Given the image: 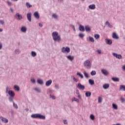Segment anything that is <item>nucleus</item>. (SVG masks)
Returning <instances> with one entry per match:
<instances>
[{
    "mask_svg": "<svg viewBox=\"0 0 125 125\" xmlns=\"http://www.w3.org/2000/svg\"><path fill=\"white\" fill-rule=\"evenodd\" d=\"M91 76H95V75H96V71H94V70H92L91 72Z\"/></svg>",
    "mask_w": 125,
    "mask_h": 125,
    "instance_id": "obj_40",
    "label": "nucleus"
},
{
    "mask_svg": "<svg viewBox=\"0 0 125 125\" xmlns=\"http://www.w3.org/2000/svg\"><path fill=\"white\" fill-rule=\"evenodd\" d=\"M39 27H42L43 25H42V23L40 22V23H39Z\"/></svg>",
    "mask_w": 125,
    "mask_h": 125,
    "instance_id": "obj_58",
    "label": "nucleus"
},
{
    "mask_svg": "<svg viewBox=\"0 0 125 125\" xmlns=\"http://www.w3.org/2000/svg\"><path fill=\"white\" fill-rule=\"evenodd\" d=\"M7 2L8 5H10V4H12V2H11L9 1H8Z\"/></svg>",
    "mask_w": 125,
    "mask_h": 125,
    "instance_id": "obj_59",
    "label": "nucleus"
},
{
    "mask_svg": "<svg viewBox=\"0 0 125 125\" xmlns=\"http://www.w3.org/2000/svg\"><path fill=\"white\" fill-rule=\"evenodd\" d=\"M94 38L96 40H98L100 38V35L99 34H95Z\"/></svg>",
    "mask_w": 125,
    "mask_h": 125,
    "instance_id": "obj_37",
    "label": "nucleus"
},
{
    "mask_svg": "<svg viewBox=\"0 0 125 125\" xmlns=\"http://www.w3.org/2000/svg\"><path fill=\"white\" fill-rule=\"evenodd\" d=\"M84 66L87 68V69H90L91 67V63H90V61L88 60L85 61L84 62Z\"/></svg>",
    "mask_w": 125,
    "mask_h": 125,
    "instance_id": "obj_3",
    "label": "nucleus"
},
{
    "mask_svg": "<svg viewBox=\"0 0 125 125\" xmlns=\"http://www.w3.org/2000/svg\"><path fill=\"white\" fill-rule=\"evenodd\" d=\"M27 18L29 22H32V13L27 14Z\"/></svg>",
    "mask_w": 125,
    "mask_h": 125,
    "instance_id": "obj_8",
    "label": "nucleus"
},
{
    "mask_svg": "<svg viewBox=\"0 0 125 125\" xmlns=\"http://www.w3.org/2000/svg\"><path fill=\"white\" fill-rule=\"evenodd\" d=\"M90 118L92 121H94V120H95V116H94V115L93 114H91L90 116Z\"/></svg>",
    "mask_w": 125,
    "mask_h": 125,
    "instance_id": "obj_35",
    "label": "nucleus"
},
{
    "mask_svg": "<svg viewBox=\"0 0 125 125\" xmlns=\"http://www.w3.org/2000/svg\"><path fill=\"white\" fill-rule=\"evenodd\" d=\"M85 95L86 97H89L91 96V92L90 91H86Z\"/></svg>",
    "mask_w": 125,
    "mask_h": 125,
    "instance_id": "obj_24",
    "label": "nucleus"
},
{
    "mask_svg": "<svg viewBox=\"0 0 125 125\" xmlns=\"http://www.w3.org/2000/svg\"><path fill=\"white\" fill-rule=\"evenodd\" d=\"M55 88L56 89H59V88H60L59 85L58 84H56L55 85Z\"/></svg>",
    "mask_w": 125,
    "mask_h": 125,
    "instance_id": "obj_48",
    "label": "nucleus"
},
{
    "mask_svg": "<svg viewBox=\"0 0 125 125\" xmlns=\"http://www.w3.org/2000/svg\"><path fill=\"white\" fill-rule=\"evenodd\" d=\"M77 97L79 99H81V98H82V97L81 96V94H80L77 95Z\"/></svg>",
    "mask_w": 125,
    "mask_h": 125,
    "instance_id": "obj_57",
    "label": "nucleus"
},
{
    "mask_svg": "<svg viewBox=\"0 0 125 125\" xmlns=\"http://www.w3.org/2000/svg\"><path fill=\"white\" fill-rule=\"evenodd\" d=\"M105 24L106 25H107V27H108V28H113V25H111V24H110V22H109V21H106L105 22Z\"/></svg>",
    "mask_w": 125,
    "mask_h": 125,
    "instance_id": "obj_27",
    "label": "nucleus"
},
{
    "mask_svg": "<svg viewBox=\"0 0 125 125\" xmlns=\"http://www.w3.org/2000/svg\"><path fill=\"white\" fill-rule=\"evenodd\" d=\"M63 124L64 125H68V121L66 120H63Z\"/></svg>",
    "mask_w": 125,
    "mask_h": 125,
    "instance_id": "obj_53",
    "label": "nucleus"
},
{
    "mask_svg": "<svg viewBox=\"0 0 125 125\" xmlns=\"http://www.w3.org/2000/svg\"><path fill=\"white\" fill-rule=\"evenodd\" d=\"M112 107L115 109V110H117L118 109V105L116 104H112Z\"/></svg>",
    "mask_w": 125,
    "mask_h": 125,
    "instance_id": "obj_36",
    "label": "nucleus"
},
{
    "mask_svg": "<svg viewBox=\"0 0 125 125\" xmlns=\"http://www.w3.org/2000/svg\"><path fill=\"white\" fill-rule=\"evenodd\" d=\"M52 83V80L50 79L46 81L45 83V85L46 86H50V85H51Z\"/></svg>",
    "mask_w": 125,
    "mask_h": 125,
    "instance_id": "obj_12",
    "label": "nucleus"
},
{
    "mask_svg": "<svg viewBox=\"0 0 125 125\" xmlns=\"http://www.w3.org/2000/svg\"><path fill=\"white\" fill-rule=\"evenodd\" d=\"M13 107L15 108L16 109H18V106L17 105V104H15L14 102L13 103Z\"/></svg>",
    "mask_w": 125,
    "mask_h": 125,
    "instance_id": "obj_43",
    "label": "nucleus"
},
{
    "mask_svg": "<svg viewBox=\"0 0 125 125\" xmlns=\"http://www.w3.org/2000/svg\"><path fill=\"white\" fill-rule=\"evenodd\" d=\"M72 102L73 101H75L76 102H77V103H79V102H80V100H79V99L76 98L75 97H74L73 99H72Z\"/></svg>",
    "mask_w": 125,
    "mask_h": 125,
    "instance_id": "obj_32",
    "label": "nucleus"
},
{
    "mask_svg": "<svg viewBox=\"0 0 125 125\" xmlns=\"http://www.w3.org/2000/svg\"><path fill=\"white\" fill-rule=\"evenodd\" d=\"M14 113V112H13V110H11V115H13Z\"/></svg>",
    "mask_w": 125,
    "mask_h": 125,
    "instance_id": "obj_63",
    "label": "nucleus"
},
{
    "mask_svg": "<svg viewBox=\"0 0 125 125\" xmlns=\"http://www.w3.org/2000/svg\"><path fill=\"white\" fill-rule=\"evenodd\" d=\"M67 58L68 60H70V61H73L74 59V56H71V55H68L67 57Z\"/></svg>",
    "mask_w": 125,
    "mask_h": 125,
    "instance_id": "obj_17",
    "label": "nucleus"
},
{
    "mask_svg": "<svg viewBox=\"0 0 125 125\" xmlns=\"http://www.w3.org/2000/svg\"><path fill=\"white\" fill-rule=\"evenodd\" d=\"M31 82L32 83H36V80H35L34 78H32L31 79Z\"/></svg>",
    "mask_w": 125,
    "mask_h": 125,
    "instance_id": "obj_51",
    "label": "nucleus"
},
{
    "mask_svg": "<svg viewBox=\"0 0 125 125\" xmlns=\"http://www.w3.org/2000/svg\"><path fill=\"white\" fill-rule=\"evenodd\" d=\"M15 17L16 18L17 20H21L22 18V15H20L18 13L16 14Z\"/></svg>",
    "mask_w": 125,
    "mask_h": 125,
    "instance_id": "obj_7",
    "label": "nucleus"
},
{
    "mask_svg": "<svg viewBox=\"0 0 125 125\" xmlns=\"http://www.w3.org/2000/svg\"><path fill=\"white\" fill-rule=\"evenodd\" d=\"M21 31L22 33H26L27 32V27L26 26H22Z\"/></svg>",
    "mask_w": 125,
    "mask_h": 125,
    "instance_id": "obj_15",
    "label": "nucleus"
},
{
    "mask_svg": "<svg viewBox=\"0 0 125 125\" xmlns=\"http://www.w3.org/2000/svg\"><path fill=\"white\" fill-rule=\"evenodd\" d=\"M88 8L89 9H92V10L95 9V5L94 4H91L89 5Z\"/></svg>",
    "mask_w": 125,
    "mask_h": 125,
    "instance_id": "obj_22",
    "label": "nucleus"
},
{
    "mask_svg": "<svg viewBox=\"0 0 125 125\" xmlns=\"http://www.w3.org/2000/svg\"><path fill=\"white\" fill-rule=\"evenodd\" d=\"M89 42H94V38H92L90 36L88 37Z\"/></svg>",
    "mask_w": 125,
    "mask_h": 125,
    "instance_id": "obj_31",
    "label": "nucleus"
},
{
    "mask_svg": "<svg viewBox=\"0 0 125 125\" xmlns=\"http://www.w3.org/2000/svg\"><path fill=\"white\" fill-rule=\"evenodd\" d=\"M120 90H123V91H125V85H121L120 86Z\"/></svg>",
    "mask_w": 125,
    "mask_h": 125,
    "instance_id": "obj_25",
    "label": "nucleus"
},
{
    "mask_svg": "<svg viewBox=\"0 0 125 125\" xmlns=\"http://www.w3.org/2000/svg\"><path fill=\"white\" fill-rule=\"evenodd\" d=\"M112 38L115 39V40H119V36H117L116 33H113L112 34Z\"/></svg>",
    "mask_w": 125,
    "mask_h": 125,
    "instance_id": "obj_21",
    "label": "nucleus"
},
{
    "mask_svg": "<svg viewBox=\"0 0 125 125\" xmlns=\"http://www.w3.org/2000/svg\"><path fill=\"white\" fill-rule=\"evenodd\" d=\"M26 6L27 8H30L32 7V5L30 4V3L29 2H27L26 3Z\"/></svg>",
    "mask_w": 125,
    "mask_h": 125,
    "instance_id": "obj_30",
    "label": "nucleus"
},
{
    "mask_svg": "<svg viewBox=\"0 0 125 125\" xmlns=\"http://www.w3.org/2000/svg\"><path fill=\"white\" fill-rule=\"evenodd\" d=\"M0 23L1 24V25H3V24H4V21L0 20Z\"/></svg>",
    "mask_w": 125,
    "mask_h": 125,
    "instance_id": "obj_55",
    "label": "nucleus"
},
{
    "mask_svg": "<svg viewBox=\"0 0 125 125\" xmlns=\"http://www.w3.org/2000/svg\"><path fill=\"white\" fill-rule=\"evenodd\" d=\"M71 51V49H70V47L66 46L65 48V47H62V53H65V52H67V53H69Z\"/></svg>",
    "mask_w": 125,
    "mask_h": 125,
    "instance_id": "obj_4",
    "label": "nucleus"
},
{
    "mask_svg": "<svg viewBox=\"0 0 125 125\" xmlns=\"http://www.w3.org/2000/svg\"><path fill=\"white\" fill-rule=\"evenodd\" d=\"M85 30L86 32H90L91 31V28L89 25H86L85 26Z\"/></svg>",
    "mask_w": 125,
    "mask_h": 125,
    "instance_id": "obj_13",
    "label": "nucleus"
},
{
    "mask_svg": "<svg viewBox=\"0 0 125 125\" xmlns=\"http://www.w3.org/2000/svg\"><path fill=\"white\" fill-rule=\"evenodd\" d=\"M31 56L32 57H36L37 56V53L34 51H31Z\"/></svg>",
    "mask_w": 125,
    "mask_h": 125,
    "instance_id": "obj_29",
    "label": "nucleus"
},
{
    "mask_svg": "<svg viewBox=\"0 0 125 125\" xmlns=\"http://www.w3.org/2000/svg\"><path fill=\"white\" fill-rule=\"evenodd\" d=\"M37 83H39V84H41V85H42V84H43V81L42 79H38Z\"/></svg>",
    "mask_w": 125,
    "mask_h": 125,
    "instance_id": "obj_19",
    "label": "nucleus"
},
{
    "mask_svg": "<svg viewBox=\"0 0 125 125\" xmlns=\"http://www.w3.org/2000/svg\"><path fill=\"white\" fill-rule=\"evenodd\" d=\"M83 74L85 78H86L87 79H88V78H89V76H88V74L87 73L84 72Z\"/></svg>",
    "mask_w": 125,
    "mask_h": 125,
    "instance_id": "obj_39",
    "label": "nucleus"
},
{
    "mask_svg": "<svg viewBox=\"0 0 125 125\" xmlns=\"http://www.w3.org/2000/svg\"><path fill=\"white\" fill-rule=\"evenodd\" d=\"M34 90L35 91H37V92H39V93L42 91V90L40 88H35Z\"/></svg>",
    "mask_w": 125,
    "mask_h": 125,
    "instance_id": "obj_34",
    "label": "nucleus"
},
{
    "mask_svg": "<svg viewBox=\"0 0 125 125\" xmlns=\"http://www.w3.org/2000/svg\"><path fill=\"white\" fill-rule=\"evenodd\" d=\"M77 88L80 90H84V88H85V86L84 85L82 84L81 83H78L77 86Z\"/></svg>",
    "mask_w": 125,
    "mask_h": 125,
    "instance_id": "obj_5",
    "label": "nucleus"
},
{
    "mask_svg": "<svg viewBox=\"0 0 125 125\" xmlns=\"http://www.w3.org/2000/svg\"><path fill=\"white\" fill-rule=\"evenodd\" d=\"M52 16L53 18H55V19L58 18V16L56 14H53Z\"/></svg>",
    "mask_w": 125,
    "mask_h": 125,
    "instance_id": "obj_38",
    "label": "nucleus"
},
{
    "mask_svg": "<svg viewBox=\"0 0 125 125\" xmlns=\"http://www.w3.org/2000/svg\"><path fill=\"white\" fill-rule=\"evenodd\" d=\"M77 76H79V77H80L81 78V79H83V74H82L81 73L78 72L77 73Z\"/></svg>",
    "mask_w": 125,
    "mask_h": 125,
    "instance_id": "obj_33",
    "label": "nucleus"
},
{
    "mask_svg": "<svg viewBox=\"0 0 125 125\" xmlns=\"http://www.w3.org/2000/svg\"><path fill=\"white\" fill-rule=\"evenodd\" d=\"M52 37L54 42H61V37H60V35L58 34L57 32H55L52 33Z\"/></svg>",
    "mask_w": 125,
    "mask_h": 125,
    "instance_id": "obj_1",
    "label": "nucleus"
},
{
    "mask_svg": "<svg viewBox=\"0 0 125 125\" xmlns=\"http://www.w3.org/2000/svg\"><path fill=\"white\" fill-rule=\"evenodd\" d=\"M9 100L10 102H12L13 103V102H14L13 101V97H9Z\"/></svg>",
    "mask_w": 125,
    "mask_h": 125,
    "instance_id": "obj_46",
    "label": "nucleus"
},
{
    "mask_svg": "<svg viewBox=\"0 0 125 125\" xmlns=\"http://www.w3.org/2000/svg\"><path fill=\"white\" fill-rule=\"evenodd\" d=\"M89 83H90L91 84V85H93V84H94V80H92V79H89Z\"/></svg>",
    "mask_w": 125,
    "mask_h": 125,
    "instance_id": "obj_28",
    "label": "nucleus"
},
{
    "mask_svg": "<svg viewBox=\"0 0 125 125\" xmlns=\"http://www.w3.org/2000/svg\"><path fill=\"white\" fill-rule=\"evenodd\" d=\"M1 120L2 122H4V123H8V120L6 118H4L3 117H1Z\"/></svg>",
    "mask_w": 125,
    "mask_h": 125,
    "instance_id": "obj_26",
    "label": "nucleus"
},
{
    "mask_svg": "<svg viewBox=\"0 0 125 125\" xmlns=\"http://www.w3.org/2000/svg\"><path fill=\"white\" fill-rule=\"evenodd\" d=\"M115 125H121V124L119 123V124H116Z\"/></svg>",
    "mask_w": 125,
    "mask_h": 125,
    "instance_id": "obj_64",
    "label": "nucleus"
},
{
    "mask_svg": "<svg viewBox=\"0 0 125 125\" xmlns=\"http://www.w3.org/2000/svg\"><path fill=\"white\" fill-rule=\"evenodd\" d=\"M70 26L71 27L72 29H73V31H74V32H76V28H75V25H73V24H70Z\"/></svg>",
    "mask_w": 125,
    "mask_h": 125,
    "instance_id": "obj_44",
    "label": "nucleus"
},
{
    "mask_svg": "<svg viewBox=\"0 0 125 125\" xmlns=\"http://www.w3.org/2000/svg\"><path fill=\"white\" fill-rule=\"evenodd\" d=\"M33 119H40V120H45V116L40 113L33 114L31 116Z\"/></svg>",
    "mask_w": 125,
    "mask_h": 125,
    "instance_id": "obj_2",
    "label": "nucleus"
},
{
    "mask_svg": "<svg viewBox=\"0 0 125 125\" xmlns=\"http://www.w3.org/2000/svg\"><path fill=\"white\" fill-rule=\"evenodd\" d=\"M34 16L36 18V19H40V14L38 12H35L34 13Z\"/></svg>",
    "mask_w": 125,
    "mask_h": 125,
    "instance_id": "obj_14",
    "label": "nucleus"
},
{
    "mask_svg": "<svg viewBox=\"0 0 125 125\" xmlns=\"http://www.w3.org/2000/svg\"><path fill=\"white\" fill-rule=\"evenodd\" d=\"M10 10H11V12H13L14 11V10L12 8H10Z\"/></svg>",
    "mask_w": 125,
    "mask_h": 125,
    "instance_id": "obj_62",
    "label": "nucleus"
},
{
    "mask_svg": "<svg viewBox=\"0 0 125 125\" xmlns=\"http://www.w3.org/2000/svg\"><path fill=\"white\" fill-rule=\"evenodd\" d=\"M110 87V85L109 84H104L103 87L104 89H107Z\"/></svg>",
    "mask_w": 125,
    "mask_h": 125,
    "instance_id": "obj_23",
    "label": "nucleus"
},
{
    "mask_svg": "<svg viewBox=\"0 0 125 125\" xmlns=\"http://www.w3.org/2000/svg\"><path fill=\"white\" fill-rule=\"evenodd\" d=\"M8 94L10 95V97H14L15 96V93L12 90H9Z\"/></svg>",
    "mask_w": 125,
    "mask_h": 125,
    "instance_id": "obj_10",
    "label": "nucleus"
},
{
    "mask_svg": "<svg viewBox=\"0 0 125 125\" xmlns=\"http://www.w3.org/2000/svg\"><path fill=\"white\" fill-rule=\"evenodd\" d=\"M105 42L107 44H109V45H111L112 43H113V42L110 39H105Z\"/></svg>",
    "mask_w": 125,
    "mask_h": 125,
    "instance_id": "obj_11",
    "label": "nucleus"
},
{
    "mask_svg": "<svg viewBox=\"0 0 125 125\" xmlns=\"http://www.w3.org/2000/svg\"><path fill=\"white\" fill-rule=\"evenodd\" d=\"M111 80L113 81V82H115L116 83H118L120 82V78L118 77H113L111 78Z\"/></svg>",
    "mask_w": 125,
    "mask_h": 125,
    "instance_id": "obj_18",
    "label": "nucleus"
},
{
    "mask_svg": "<svg viewBox=\"0 0 125 125\" xmlns=\"http://www.w3.org/2000/svg\"><path fill=\"white\" fill-rule=\"evenodd\" d=\"M15 52L16 54H19V53H20V50H19L18 49H17L15 50Z\"/></svg>",
    "mask_w": 125,
    "mask_h": 125,
    "instance_id": "obj_45",
    "label": "nucleus"
},
{
    "mask_svg": "<svg viewBox=\"0 0 125 125\" xmlns=\"http://www.w3.org/2000/svg\"><path fill=\"white\" fill-rule=\"evenodd\" d=\"M72 78L73 79V80L74 81V82H75V83H78V79H76V78H75V77L74 76H72Z\"/></svg>",
    "mask_w": 125,
    "mask_h": 125,
    "instance_id": "obj_47",
    "label": "nucleus"
},
{
    "mask_svg": "<svg viewBox=\"0 0 125 125\" xmlns=\"http://www.w3.org/2000/svg\"><path fill=\"white\" fill-rule=\"evenodd\" d=\"M76 94H77V95L80 94V93L79 92V90L78 89L76 90Z\"/></svg>",
    "mask_w": 125,
    "mask_h": 125,
    "instance_id": "obj_60",
    "label": "nucleus"
},
{
    "mask_svg": "<svg viewBox=\"0 0 125 125\" xmlns=\"http://www.w3.org/2000/svg\"><path fill=\"white\" fill-rule=\"evenodd\" d=\"M122 69H123L124 71H125V65H123L122 67Z\"/></svg>",
    "mask_w": 125,
    "mask_h": 125,
    "instance_id": "obj_61",
    "label": "nucleus"
},
{
    "mask_svg": "<svg viewBox=\"0 0 125 125\" xmlns=\"http://www.w3.org/2000/svg\"><path fill=\"white\" fill-rule=\"evenodd\" d=\"M50 98H52L53 100H55L56 99V98L54 96H52L51 94L50 95Z\"/></svg>",
    "mask_w": 125,
    "mask_h": 125,
    "instance_id": "obj_49",
    "label": "nucleus"
},
{
    "mask_svg": "<svg viewBox=\"0 0 125 125\" xmlns=\"http://www.w3.org/2000/svg\"><path fill=\"white\" fill-rule=\"evenodd\" d=\"M79 37L80 38H81V39H83V37H84V35H83V34H82V33H80V34H79Z\"/></svg>",
    "mask_w": 125,
    "mask_h": 125,
    "instance_id": "obj_50",
    "label": "nucleus"
},
{
    "mask_svg": "<svg viewBox=\"0 0 125 125\" xmlns=\"http://www.w3.org/2000/svg\"><path fill=\"white\" fill-rule=\"evenodd\" d=\"M97 52L98 54H101L102 53L101 52V50H97Z\"/></svg>",
    "mask_w": 125,
    "mask_h": 125,
    "instance_id": "obj_52",
    "label": "nucleus"
},
{
    "mask_svg": "<svg viewBox=\"0 0 125 125\" xmlns=\"http://www.w3.org/2000/svg\"><path fill=\"white\" fill-rule=\"evenodd\" d=\"M120 100L121 101V103H125V98H124V97H121L120 98Z\"/></svg>",
    "mask_w": 125,
    "mask_h": 125,
    "instance_id": "obj_41",
    "label": "nucleus"
},
{
    "mask_svg": "<svg viewBox=\"0 0 125 125\" xmlns=\"http://www.w3.org/2000/svg\"><path fill=\"white\" fill-rule=\"evenodd\" d=\"M98 102L99 103H102V97H98Z\"/></svg>",
    "mask_w": 125,
    "mask_h": 125,
    "instance_id": "obj_42",
    "label": "nucleus"
},
{
    "mask_svg": "<svg viewBox=\"0 0 125 125\" xmlns=\"http://www.w3.org/2000/svg\"><path fill=\"white\" fill-rule=\"evenodd\" d=\"M2 48V43L0 42V49Z\"/></svg>",
    "mask_w": 125,
    "mask_h": 125,
    "instance_id": "obj_56",
    "label": "nucleus"
},
{
    "mask_svg": "<svg viewBox=\"0 0 125 125\" xmlns=\"http://www.w3.org/2000/svg\"><path fill=\"white\" fill-rule=\"evenodd\" d=\"M101 72L104 76H108V75H109V72H108V71H107L106 70H105L104 69H102L101 70Z\"/></svg>",
    "mask_w": 125,
    "mask_h": 125,
    "instance_id": "obj_9",
    "label": "nucleus"
},
{
    "mask_svg": "<svg viewBox=\"0 0 125 125\" xmlns=\"http://www.w3.org/2000/svg\"><path fill=\"white\" fill-rule=\"evenodd\" d=\"M8 89H9V87H8V86H7L6 87V93H8Z\"/></svg>",
    "mask_w": 125,
    "mask_h": 125,
    "instance_id": "obj_54",
    "label": "nucleus"
},
{
    "mask_svg": "<svg viewBox=\"0 0 125 125\" xmlns=\"http://www.w3.org/2000/svg\"><path fill=\"white\" fill-rule=\"evenodd\" d=\"M112 55L113 56H114V57H116V58H117L118 59H122V57H123L122 56V55L118 54L116 53H113Z\"/></svg>",
    "mask_w": 125,
    "mask_h": 125,
    "instance_id": "obj_6",
    "label": "nucleus"
},
{
    "mask_svg": "<svg viewBox=\"0 0 125 125\" xmlns=\"http://www.w3.org/2000/svg\"><path fill=\"white\" fill-rule=\"evenodd\" d=\"M79 30L81 32H84L85 31V27L83 25H80L79 26Z\"/></svg>",
    "mask_w": 125,
    "mask_h": 125,
    "instance_id": "obj_16",
    "label": "nucleus"
},
{
    "mask_svg": "<svg viewBox=\"0 0 125 125\" xmlns=\"http://www.w3.org/2000/svg\"><path fill=\"white\" fill-rule=\"evenodd\" d=\"M14 89L17 91H19V90H20V87L17 85H15L14 86Z\"/></svg>",
    "mask_w": 125,
    "mask_h": 125,
    "instance_id": "obj_20",
    "label": "nucleus"
}]
</instances>
